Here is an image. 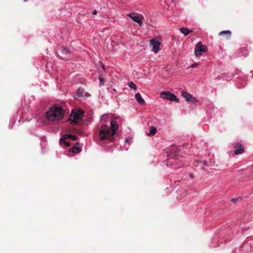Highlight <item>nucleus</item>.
Segmentation results:
<instances>
[{
  "instance_id": "nucleus-1",
  "label": "nucleus",
  "mask_w": 253,
  "mask_h": 253,
  "mask_svg": "<svg viewBox=\"0 0 253 253\" xmlns=\"http://www.w3.org/2000/svg\"><path fill=\"white\" fill-rule=\"evenodd\" d=\"M111 126L107 125H102L100 127L98 133L99 138L101 140L109 139L110 141H114V135L118 132L119 125L115 120H112L110 122Z\"/></svg>"
},
{
  "instance_id": "nucleus-2",
  "label": "nucleus",
  "mask_w": 253,
  "mask_h": 253,
  "mask_svg": "<svg viewBox=\"0 0 253 253\" xmlns=\"http://www.w3.org/2000/svg\"><path fill=\"white\" fill-rule=\"evenodd\" d=\"M64 109L59 105H54L49 108L46 113L45 117L50 122L61 120L64 116Z\"/></svg>"
},
{
  "instance_id": "nucleus-3",
  "label": "nucleus",
  "mask_w": 253,
  "mask_h": 253,
  "mask_svg": "<svg viewBox=\"0 0 253 253\" xmlns=\"http://www.w3.org/2000/svg\"><path fill=\"white\" fill-rule=\"evenodd\" d=\"M84 114V112L81 110H78L75 112H72L68 121L74 124H77L81 119Z\"/></svg>"
},
{
  "instance_id": "nucleus-4",
  "label": "nucleus",
  "mask_w": 253,
  "mask_h": 253,
  "mask_svg": "<svg viewBox=\"0 0 253 253\" xmlns=\"http://www.w3.org/2000/svg\"><path fill=\"white\" fill-rule=\"evenodd\" d=\"M207 50V46L205 45H203L201 42H198L195 46V53L196 56H201L203 52H206Z\"/></svg>"
},
{
  "instance_id": "nucleus-5",
  "label": "nucleus",
  "mask_w": 253,
  "mask_h": 253,
  "mask_svg": "<svg viewBox=\"0 0 253 253\" xmlns=\"http://www.w3.org/2000/svg\"><path fill=\"white\" fill-rule=\"evenodd\" d=\"M126 16L130 17L133 21L136 22L139 25H141L143 16L140 14L132 12L126 14Z\"/></svg>"
},
{
  "instance_id": "nucleus-6",
  "label": "nucleus",
  "mask_w": 253,
  "mask_h": 253,
  "mask_svg": "<svg viewBox=\"0 0 253 253\" xmlns=\"http://www.w3.org/2000/svg\"><path fill=\"white\" fill-rule=\"evenodd\" d=\"M160 96L161 98L164 99H167L171 101H178V99L177 98L176 96L171 93L168 91H163L160 93Z\"/></svg>"
},
{
  "instance_id": "nucleus-7",
  "label": "nucleus",
  "mask_w": 253,
  "mask_h": 253,
  "mask_svg": "<svg viewBox=\"0 0 253 253\" xmlns=\"http://www.w3.org/2000/svg\"><path fill=\"white\" fill-rule=\"evenodd\" d=\"M68 138H70L73 140H76L77 139V137L71 134H65L60 139V144H64L66 146H70V143L66 141Z\"/></svg>"
},
{
  "instance_id": "nucleus-8",
  "label": "nucleus",
  "mask_w": 253,
  "mask_h": 253,
  "mask_svg": "<svg viewBox=\"0 0 253 253\" xmlns=\"http://www.w3.org/2000/svg\"><path fill=\"white\" fill-rule=\"evenodd\" d=\"M58 51L60 54V56H63L64 57H69L72 54V52L70 50L65 46H61L58 48ZM60 56V55H58Z\"/></svg>"
},
{
  "instance_id": "nucleus-9",
  "label": "nucleus",
  "mask_w": 253,
  "mask_h": 253,
  "mask_svg": "<svg viewBox=\"0 0 253 253\" xmlns=\"http://www.w3.org/2000/svg\"><path fill=\"white\" fill-rule=\"evenodd\" d=\"M180 155V150L175 147L172 148V151L170 153L168 154L169 159H178V156Z\"/></svg>"
},
{
  "instance_id": "nucleus-10",
  "label": "nucleus",
  "mask_w": 253,
  "mask_h": 253,
  "mask_svg": "<svg viewBox=\"0 0 253 253\" xmlns=\"http://www.w3.org/2000/svg\"><path fill=\"white\" fill-rule=\"evenodd\" d=\"M150 44L152 46V50L155 53H157L160 50L161 43L155 39H152L150 41Z\"/></svg>"
},
{
  "instance_id": "nucleus-11",
  "label": "nucleus",
  "mask_w": 253,
  "mask_h": 253,
  "mask_svg": "<svg viewBox=\"0 0 253 253\" xmlns=\"http://www.w3.org/2000/svg\"><path fill=\"white\" fill-rule=\"evenodd\" d=\"M181 94L184 98L186 99V100L188 101H190L191 102H195L196 99L195 98L193 97L192 95L190 93H188L185 91H182L181 92Z\"/></svg>"
},
{
  "instance_id": "nucleus-12",
  "label": "nucleus",
  "mask_w": 253,
  "mask_h": 253,
  "mask_svg": "<svg viewBox=\"0 0 253 253\" xmlns=\"http://www.w3.org/2000/svg\"><path fill=\"white\" fill-rule=\"evenodd\" d=\"M234 147L235 148H236L235 150L234 151V154L235 155H239L242 154L244 151V147L240 143H236Z\"/></svg>"
},
{
  "instance_id": "nucleus-13",
  "label": "nucleus",
  "mask_w": 253,
  "mask_h": 253,
  "mask_svg": "<svg viewBox=\"0 0 253 253\" xmlns=\"http://www.w3.org/2000/svg\"><path fill=\"white\" fill-rule=\"evenodd\" d=\"M135 97L137 101L140 105H144L145 103L144 100L142 98L141 95L140 93H136L135 94Z\"/></svg>"
},
{
  "instance_id": "nucleus-14",
  "label": "nucleus",
  "mask_w": 253,
  "mask_h": 253,
  "mask_svg": "<svg viewBox=\"0 0 253 253\" xmlns=\"http://www.w3.org/2000/svg\"><path fill=\"white\" fill-rule=\"evenodd\" d=\"M81 148L79 146H75L73 148H71L69 151L72 153H78L80 152Z\"/></svg>"
},
{
  "instance_id": "nucleus-15",
  "label": "nucleus",
  "mask_w": 253,
  "mask_h": 253,
  "mask_svg": "<svg viewBox=\"0 0 253 253\" xmlns=\"http://www.w3.org/2000/svg\"><path fill=\"white\" fill-rule=\"evenodd\" d=\"M156 131H157V128L156 127L153 126H151L149 129L150 133H149V134H148V135H149L150 136H153L156 134Z\"/></svg>"
},
{
  "instance_id": "nucleus-16",
  "label": "nucleus",
  "mask_w": 253,
  "mask_h": 253,
  "mask_svg": "<svg viewBox=\"0 0 253 253\" xmlns=\"http://www.w3.org/2000/svg\"><path fill=\"white\" fill-rule=\"evenodd\" d=\"M84 89L82 88L79 87L78 89L76 94H77V96L79 97H83L84 96Z\"/></svg>"
},
{
  "instance_id": "nucleus-17",
  "label": "nucleus",
  "mask_w": 253,
  "mask_h": 253,
  "mask_svg": "<svg viewBox=\"0 0 253 253\" xmlns=\"http://www.w3.org/2000/svg\"><path fill=\"white\" fill-rule=\"evenodd\" d=\"M128 86L131 89H136V86L132 82H129Z\"/></svg>"
},
{
  "instance_id": "nucleus-18",
  "label": "nucleus",
  "mask_w": 253,
  "mask_h": 253,
  "mask_svg": "<svg viewBox=\"0 0 253 253\" xmlns=\"http://www.w3.org/2000/svg\"><path fill=\"white\" fill-rule=\"evenodd\" d=\"M179 30L180 32H192V30H189L187 28H186L184 27L180 28H179Z\"/></svg>"
},
{
  "instance_id": "nucleus-19",
  "label": "nucleus",
  "mask_w": 253,
  "mask_h": 253,
  "mask_svg": "<svg viewBox=\"0 0 253 253\" xmlns=\"http://www.w3.org/2000/svg\"><path fill=\"white\" fill-rule=\"evenodd\" d=\"M108 116V114H104L103 115H102L101 117H100V121L101 122H105V118H107V117Z\"/></svg>"
},
{
  "instance_id": "nucleus-20",
  "label": "nucleus",
  "mask_w": 253,
  "mask_h": 253,
  "mask_svg": "<svg viewBox=\"0 0 253 253\" xmlns=\"http://www.w3.org/2000/svg\"><path fill=\"white\" fill-rule=\"evenodd\" d=\"M231 33H222V32H221V33H219V36H223L224 35H227V37L229 38L230 37V36Z\"/></svg>"
},
{
  "instance_id": "nucleus-21",
  "label": "nucleus",
  "mask_w": 253,
  "mask_h": 253,
  "mask_svg": "<svg viewBox=\"0 0 253 253\" xmlns=\"http://www.w3.org/2000/svg\"><path fill=\"white\" fill-rule=\"evenodd\" d=\"M99 81H100V84L103 85V82L104 81V79L102 77H101V76H99Z\"/></svg>"
},
{
  "instance_id": "nucleus-22",
  "label": "nucleus",
  "mask_w": 253,
  "mask_h": 253,
  "mask_svg": "<svg viewBox=\"0 0 253 253\" xmlns=\"http://www.w3.org/2000/svg\"><path fill=\"white\" fill-rule=\"evenodd\" d=\"M238 200H239V199H232L231 200V201H232L234 203H236Z\"/></svg>"
},
{
  "instance_id": "nucleus-23",
  "label": "nucleus",
  "mask_w": 253,
  "mask_h": 253,
  "mask_svg": "<svg viewBox=\"0 0 253 253\" xmlns=\"http://www.w3.org/2000/svg\"><path fill=\"white\" fill-rule=\"evenodd\" d=\"M178 0H171V1L173 3H176L178 2Z\"/></svg>"
},
{
  "instance_id": "nucleus-24",
  "label": "nucleus",
  "mask_w": 253,
  "mask_h": 253,
  "mask_svg": "<svg viewBox=\"0 0 253 253\" xmlns=\"http://www.w3.org/2000/svg\"><path fill=\"white\" fill-rule=\"evenodd\" d=\"M202 163L204 165L206 166L207 165V162L206 161H203Z\"/></svg>"
},
{
  "instance_id": "nucleus-25",
  "label": "nucleus",
  "mask_w": 253,
  "mask_h": 253,
  "mask_svg": "<svg viewBox=\"0 0 253 253\" xmlns=\"http://www.w3.org/2000/svg\"><path fill=\"white\" fill-rule=\"evenodd\" d=\"M184 34V36L186 37L190 33H183Z\"/></svg>"
},
{
  "instance_id": "nucleus-26",
  "label": "nucleus",
  "mask_w": 253,
  "mask_h": 253,
  "mask_svg": "<svg viewBox=\"0 0 253 253\" xmlns=\"http://www.w3.org/2000/svg\"><path fill=\"white\" fill-rule=\"evenodd\" d=\"M190 176L191 178H193V177H194V175H193V174L192 173H191V174H190Z\"/></svg>"
},
{
  "instance_id": "nucleus-27",
  "label": "nucleus",
  "mask_w": 253,
  "mask_h": 253,
  "mask_svg": "<svg viewBox=\"0 0 253 253\" xmlns=\"http://www.w3.org/2000/svg\"><path fill=\"white\" fill-rule=\"evenodd\" d=\"M196 64H193V65L191 66V67H193V68H194V67H196Z\"/></svg>"
},
{
  "instance_id": "nucleus-28",
  "label": "nucleus",
  "mask_w": 253,
  "mask_h": 253,
  "mask_svg": "<svg viewBox=\"0 0 253 253\" xmlns=\"http://www.w3.org/2000/svg\"><path fill=\"white\" fill-rule=\"evenodd\" d=\"M221 32H230V31H229V30H224V31H222Z\"/></svg>"
},
{
  "instance_id": "nucleus-29",
  "label": "nucleus",
  "mask_w": 253,
  "mask_h": 253,
  "mask_svg": "<svg viewBox=\"0 0 253 253\" xmlns=\"http://www.w3.org/2000/svg\"><path fill=\"white\" fill-rule=\"evenodd\" d=\"M96 12H97V11H96V10H94V11H93V13L94 14H96Z\"/></svg>"
},
{
  "instance_id": "nucleus-30",
  "label": "nucleus",
  "mask_w": 253,
  "mask_h": 253,
  "mask_svg": "<svg viewBox=\"0 0 253 253\" xmlns=\"http://www.w3.org/2000/svg\"><path fill=\"white\" fill-rule=\"evenodd\" d=\"M102 68H103V69H104V68H105V66H104V65H103V64H102Z\"/></svg>"
},
{
  "instance_id": "nucleus-31",
  "label": "nucleus",
  "mask_w": 253,
  "mask_h": 253,
  "mask_svg": "<svg viewBox=\"0 0 253 253\" xmlns=\"http://www.w3.org/2000/svg\"><path fill=\"white\" fill-rule=\"evenodd\" d=\"M126 141L127 142H129V139H126Z\"/></svg>"
},
{
  "instance_id": "nucleus-32",
  "label": "nucleus",
  "mask_w": 253,
  "mask_h": 253,
  "mask_svg": "<svg viewBox=\"0 0 253 253\" xmlns=\"http://www.w3.org/2000/svg\"><path fill=\"white\" fill-rule=\"evenodd\" d=\"M113 90H114V91H116V89L114 88V89H113Z\"/></svg>"
}]
</instances>
